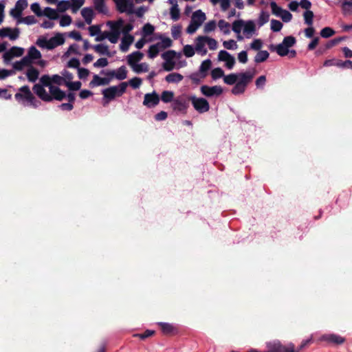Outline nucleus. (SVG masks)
<instances>
[{"label": "nucleus", "mask_w": 352, "mask_h": 352, "mask_svg": "<svg viewBox=\"0 0 352 352\" xmlns=\"http://www.w3.org/2000/svg\"><path fill=\"white\" fill-rule=\"evenodd\" d=\"M50 77L47 75L43 76L38 83L33 87L34 93L42 100L50 102L52 100H61L65 96V92L62 91L56 85L50 84Z\"/></svg>", "instance_id": "obj_1"}, {"label": "nucleus", "mask_w": 352, "mask_h": 352, "mask_svg": "<svg viewBox=\"0 0 352 352\" xmlns=\"http://www.w3.org/2000/svg\"><path fill=\"white\" fill-rule=\"evenodd\" d=\"M32 65L41 68L45 67L47 65L46 60L42 58L41 53L34 46H31L28 49L27 54L13 64V67L16 70H22L26 66Z\"/></svg>", "instance_id": "obj_2"}, {"label": "nucleus", "mask_w": 352, "mask_h": 352, "mask_svg": "<svg viewBox=\"0 0 352 352\" xmlns=\"http://www.w3.org/2000/svg\"><path fill=\"white\" fill-rule=\"evenodd\" d=\"M65 38L62 34L57 33L54 36L48 38L47 36H41L36 40V44L42 49L51 50L63 45Z\"/></svg>", "instance_id": "obj_3"}, {"label": "nucleus", "mask_w": 352, "mask_h": 352, "mask_svg": "<svg viewBox=\"0 0 352 352\" xmlns=\"http://www.w3.org/2000/svg\"><path fill=\"white\" fill-rule=\"evenodd\" d=\"M254 76V73L251 72L239 73V80L235 83L232 89V93L234 95L241 94L245 92L248 85L251 82Z\"/></svg>", "instance_id": "obj_4"}, {"label": "nucleus", "mask_w": 352, "mask_h": 352, "mask_svg": "<svg viewBox=\"0 0 352 352\" xmlns=\"http://www.w3.org/2000/svg\"><path fill=\"white\" fill-rule=\"evenodd\" d=\"M127 82H122L118 86H112L102 90L103 99L107 102L113 100L116 97L121 96L126 89Z\"/></svg>", "instance_id": "obj_5"}, {"label": "nucleus", "mask_w": 352, "mask_h": 352, "mask_svg": "<svg viewBox=\"0 0 352 352\" xmlns=\"http://www.w3.org/2000/svg\"><path fill=\"white\" fill-rule=\"evenodd\" d=\"M15 98L18 102L23 105H32L34 107H36L34 104V97L28 86L21 87L15 94Z\"/></svg>", "instance_id": "obj_6"}, {"label": "nucleus", "mask_w": 352, "mask_h": 352, "mask_svg": "<svg viewBox=\"0 0 352 352\" xmlns=\"http://www.w3.org/2000/svg\"><path fill=\"white\" fill-rule=\"evenodd\" d=\"M190 97L185 95L180 96L174 99L172 103L173 110L179 111L182 113H186V110L189 106Z\"/></svg>", "instance_id": "obj_7"}, {"label": "nucleus", "mask_w": 352, "mask_h": 352, "mask_svg": "<svg viewBox=\"0 0 352 352\" xmlns=\"http://www.w3.org/2000/svg\"><path fill=\"white\" fill-rule=\"evenodd\" d=\"M190 100L195 109L199 113L207 112L210 109V104L206 99L204 98H196L195 96H190Z\"/></svg>", "instance_id": "obj_8"}, {"label": "nucleus", "mask_w": 352, "mask_h": 352, "mask_svg": "<svg viewBox=\"0 0 352 352\" xmlns=\"http://www.w3.org/2000/svg\"><path fill=\"white\" fill-rule=\"evenodd\" d=\"M63 77L64 85H65L70 91H77L81 87V82L80 81L72 82L73 74L67 70L62 72Z\"/></svg>", "instance_id": "obj_9"}, {"label": "nucleus", "mask_w": 352, "mask_h": 352, "mask_svg": "<svg viewBox=\"0 0 352 352\" xmlns=\"http://www.w3.org/2000/svg\"><path fill=\"white\" fill-rule=\"evenodd\" d=\"M20 30L17 28L4 27L0 29V38L14 41L19 38Z\"/></svg>", "instance_id": "obj_10"}, {"label": "nucleus", "mask_w": 352, "mask_h": 352, "mask_svg": "<svg viewBox=\"0 0 352 352\" xmlns=\"http://www.w3.org/2000/svg\"><path fill=\"white\" fill-rule=\"evenodd\" d=\"M113 1L116 6V9L120 13L132 14L134 12L133 3L131 0H113Z\"/></svg>", "instance_id": "obj_11"}, {"label": "nucleus", "mask_w": 352, "mask_h": 352, "mask_svg": "<svg viewBox=\"0 0 352 352\" xmlns=\"http://www.w3.org/2000/svg\"><path fill=\"white\" fill-rule=\"evenodd\" d=\"M320 340L326 342L327 344L333 345H341L345 342V338L334 333L324 334L320 338Z\"/></svg>", "instance_id": "obj_12"}, {"label": "nucleus", "mask_w": 352, "mask_h": 352, "mask_svg": "<svg viewBox=\"0 0 352 352\" xmlns=\"http://www.w3.org/2000/svg\"><path fill=\"white\" fill-rule=\"evenodd\" d=\"M24 49L21 47H12L6 50L3 54V59L6 62H10L14 58L21 57L24 54Z\"/></svg>", "instance_id": "obj_13"}, {"label": "nucleus", "mask_w": 352, "mask_h": 352, "mask_svg": "<svg viewBox=\"0 0 352 352\" xmlns=\"http://www.w3.org/2000/svg\"><path fill=\"white\" fill-rule=\"evenodd\" d=\"M27 0H18L14 7L10 10V14L14 19L20 18L22 15L23 11L28 7Z\"/></svg>", "instance_id": "obj_14"}, {"label": "nucleus", "mask_w": 352, "mask_h": 352, "mask_svg": "<svg viewBox=\"0 0 352 352\" xmlns=\"http://www.w3.org/2000/svg\"><path fill=\"white\" fill-rule=\"evenodd\" d=\"M201 91L204 96L211 97L221 95L223 93V89L221 86L217 85L213 87L203 85L201 87Z\"/></svg>", "instance_id": "obj_15"}, {"label": "nucleus", "mask_w": 352, "mask_h": 352, "mask_svg": "<svg viewBox=\"0 0 352 352\" xmlns=\"http://www.w3.org/2000/svg\"><path fill=\"white\" fill-rule=\"evenodd\" d=\"M160 102L158 94L153 91L151 94H146L143 101V104L148 108L154 107Z\"/></svg>", "instance_id": "obj_16"}, {"label": "nucleus", "mask_w": 352, "mask_h": 352, "mask_svg": "<svg viewBox=\"0 0 352 352\" xmlns=\"http://www.w3.org/2000/svg\"><path fill=\"white\" fill-rule=\"evenodd\" d=\"M218 58L221 61L226 62V65L228 69H232L235 64V58L226 50H221L218 54Z\"/></svg>", "instance_id": "obj_17"}, {"label": "nucleus", "mask_w": 352, "mask_h": 352, "mask_svg": "<svg viewBox=\"0 0 352 352\" xmlns=\"http://www.w3.org/2000/svg\"><path fill=\"white\" fill-rule=\"evenodd\" d=\"M162 333L166 336H173L178 333L177 328L172 324L168 322H159Z\"/></svg>", "instance_id": "obj_18"}, {"label": "nucleus", "mask_w": 352, "mask_h": 352, "mask_svg": "<svg viewBox=\"0 0 352 352\" xmlns=\"http://www.w3.org/2000/svg\"><path fill=\"white\" fill-rule=\"evenodd\" d=\"M144 54L139 51L134 52L127 56L128 64L133 67L138 62H139L142 58Z\"/></svg>", "instance_id": "obj_19"}, {"label": "nucleus", "mask_w": 352, "mask_h": 352, "mask_svg": "<svg viewBox=\"0 0 352 352\" xmlns=\"http://www.w3.org/2000/svg\"><path fill=\"white\" fill-rule=\"evenodd\" d=\"M134 37L131 34L124 35L120 45V49L122 52L128 51L129 46L133 43Z\"/></svg>", "instance_id": "obj_20"}, {"label": "nucleus", "mask_w": 352, "mask_h": 352, "mask_svg": "<svg viewBox=\"0 0 352 352\" xmlns=\"http://www.w3.org/2000/svg\"><path fill=\"white\" fill-rule=\"evenodd\" d=\"M108 24L111 28V33L120 34L122 28L124 25V20L120 19L117 21H109Z\"/></svg>", "instance_id": "obj_21"}, {"label": "nucleus", "mask_w": 352, "mask_h": 352, "mask_svg": "<svg viewBox=\"0 0 352 352\" xmlns=\"http://www.w3.org/2000/svg\"><path fill=\"white\" fill-rule=\"evenodd\" d=\"M26 76L30 82H34L38 78L39 72L32 65L27 66Z\"/></svg>", "instance_id": "obj_22"}, {"label": "nucleus", "mask_w": 352, "mask_h": 352, "mask_svg": "<svg viewBox=\"0 0 352 352\" xmlns=\"http://www.w3.org/2000/svg\"><path fill=\"white\" fill-rule=\"evenodd\" d=\"M110 82V78H107V77L102 78L99 76L95 74L93 76V79L89 83L93 86H100V85H107Z\"/></svg>", "instance_id": "obj_23"}, {"label": "nucleus", "mask_w": 352, "mask_h": 352, "mask_svg": "<svg viewBox=\"0 0 352 352\" xmlns=\"http://www.w3.org/2000/svg\"><path fill=\"white\" fill-rule=\"evenodd\" d=\"M93 3L95 10L102 14H107L108 9L105 5L104 0H93Z\"/></svg>", "instance_id": "obj_24"}, {"label": "nucleus", "mask_w": 352, "mask_h": 352, "mask_svg": "<svg viewBox=\"0 0 352 352\" xmlns=\"http://www.w3.org/2000/svg\"><path fill=\"white\" fill-rule=\"evenodd\" d=\"M206 14L201 10L195 11L192 16L191 19L201 26L204 21L206 20Z\"/></svg>", "instance_id": "obj_25"}, {"label": "nucleus", "mask_w": 352, "mask_h": 352, "mask_svg": "<svg viewBox=\"0 0 352 352\" xmlns=\"http://www.w3.org/2000/svg\"><path fill=\"white\" fill-rule=\"evenodd\" d=\"M206 43V36H198L197 38L195 50L197 52H203V54H206L207 53L206 49L204 48Z\"/></svg>", "instance_id": "obj_26"}, {"label": "nucleus", "mask_w": 352, "mask_h": 352, "mask_svg": "<svg viewBox=\"0 0 352 352\" xmlns=\"http://www.w3.org/2000/svg\"><path fill=\"white\" fill-rule=\"evenodd\" d=\"M184 77L179 73H170L165 77L168 83H177L183 80Z\"/></svg>", "instance_id": "obj_27"}, {"label": "nucleus", "mask_w": 352, "mask_h": 352, "mask_svg": "<svg viewBox=\"0 0 352 352\" xmlns=\"http://www.w3.org/2000/svg\"><path fill=\"white\" fill-rule=\"evenodd\" d=\"M16 20L17 24L24 23L30 25L36 23V19L34 16H27L25 17H21V16L20 18H17Z\"/></svg>", "instance_id": "obj_28"}, {"label": "nucleus", "mask_w": 352, "mask_h": 352, "mask_svg": "<svg viewBox=\"0 0 352 352\" xmlns=\"http://www.w3.org/2000/svg\"><path fill=\"white\" fill-rule=\"evenodd\" d=\"M42 13V16H45L51 20L57 19L58 18L56 10L49 7L44 8Z\"/></svg>", "instance_id": "obj_29"}, {"label": "nucleus", "mask_w": 352, "mask_h": 352, "mask_svg": "<svg viewBox=\"0 0 352 352\" xmlns=\"http://www.w3.org/2000/svg\"><path fill=\"white\" fill-rule=\"evenodd\" d=\"M270 54L266 50H260L254 57V62L260 63L265 61L269 58Z\"/></svg>", "instance_id": "obj_30"}, {"label": "nucleus", "mask_w": 352, "mask_h": 352, "mask_svg": "<svg viewBox=\"0 0 352 352\" xmlns=\"http://www.w3.org/2000/svg\"><path fill=\"white\" fill-rule=\"evenodd\" d=\"M212 66V62L210 59H207L204 60L199 67V72L202 74V77H206L208 71L210 69Z\"/></svg>", "instance_id": "obj_31"}, {"label": "nucleus", "mask_w": 352, "mask_h": 352, "mask_svg": "<svg viewBox=\"0 0 352 352\" xmlns=\"http://www.w3.org/2000/svg\"><path fill=\"white\" fill-rule=\"evenodd\" d=\"M237 80H239V73L236 74H230L227 76H224L223 81L226 84L232 85L236 82Z\"/></svg>", "instance_id": "obj_32"}, {"label": "nucleus", "mask_w": 352, "mask_h": 352, "mask_svg": "<svg viewBox=\"0 0 352 352\" xmlns=\"http://www.w3.org/2000/svg\"><path fill=\"white\" fill-rule=\"evenodd\" d=\"M160 50V44L156 43L151 45L148 50V56L150 58H155L158 55Z\"/></svg>", "instance_id": "obj_33"}, {"label": "nucleus", "mask_w": 352, "mask_h": 352, "mask_svg": "<svg viewBox=\"0 0 352 352\" xmlns=\"http://www.w3.org/2000/svg\"><path fill=\"white\" fill-rule=\"evenodd\" d=\"M160 38L161 39V42L157 43L160 44V47L161 50H164L172 46L173 41L170 38L160 36Z\"/></svg>", "instance_id": "obj_34"}, {"label": "nucleus", "mask_w": 352, "mask_h": 352, "mask_svg": "<svg viewBox=\"0 0 352 352\" xmlns=\"http://www.w3.org/2000/svg\"><path fill=\"white\" fill-rule=\"evenodd\" d=\"M161 100L166 103L173 102L174 93L171 91H164L161 95Z\"/></svg>", "instance_id": "obj_35"}, {"label": "nucleus", "mask_w": 352, "mask_h": 352, "mask_svg": "<svg viewBox=\"0 0 352 352\" xmlns=\"http://www.w3.org/2000/svg\"><path fill=\"white\" fill-rule=\"evenodd\" d=\"M56 4L57 5V10L59 12H64L70 8L71 6L70 1L69 0H63L60 1L57 0V3Z\"/></svg>", "instance_id": "obj_36"}, {"label": "nucleus", "mask_w": 352, "mask_h": 352, "mask_svg": "<svg viewBox=\"0 0 352 352\" xmlns=\"http://www.w3.org/2000/svg\"><path fill=\"white\" fill-rule=\"evenodd\" d=\"M341 7L344 14H352V0L344 1Z\"/></svg>", "instance_id": "obj_37"}, {"label": "nucleus", "mask_w": 352, "mask_h": 352, "mask_svg": "<svg viewBox=\"0 0 352 352\" xmlns=\"http://www.w3.org/2000/svg\"><path fill=\"white\" fill-rule=\"evenodd\" d=\"M296 43V39L293 36H285L283 40V45H285L287 49L293 47Z\"/></svg>", "instance_id": "obj_38"}, {"label": "nucleus", "mask_w": 352, "mask_h": 352, "mask_svg": "<svg viewBox=\"0 0 352 352\" xmlns=\"http://www.w3.org/2000/svg\"><path fill=\"white\" fill-rule=\"evenodd\" d=\"M132 69L137 74H140L141 72H146L148 71V65L146 63H142L140 64H136L132 67Z\"/></svg>", "instance_id": "obj_39"}, {"label": "nucleus", "mask_w": 352, "mask_h": 352, "mask_svg": "<svg viewBox=\"0 0 352 352\" xmlns=\"http://www.w3.org/2000/svg\"><path fill=\"white\" fill-rule=\"evenodd\" d=\"M255 31V24L252 21L244 22L243 32L245 34H252Z\"/></svg>", "instance_id": "obj_40"}, {"label": "nucleus", "mask_w": 352, "mask_h": 352, "mask_svg": "<svg viewBox=\"0 0 352 352\" xmlns=\"http://www.w3.org/2000/svg\"><path fill=\"white\" fill-rule=\"evenodd\" d=\"M218 26L219 29L225 34H229L230 33V25L229 23L226 21L221 19L218 23Z\"/></svg>", "instance_id": "obj_41"}, {"label": "nucleus", "mask_w": 352, "mask_h": 352, "mask_svg": "<svg viewBox=\"0 0 352 352\" xmlns=\"http://www.w3.org/2000/svg\"><path fill=\"white\" fill-rule=\"evenodd\" d=\"M155 333V331L147 329L142 333H135L133 335V336L135 338H139L140 339L144 340L149 337L153 336Z\"/></svg>", "instance_id": "obj_42"}, {"label": "nucleus", "mask_w": 352, "mask_h": 352, "mask_svg": "<svg viewBox=\"0 0 352 352\" xmlns=\"http://www.w3.org/2000/svg\"><path fill=\"white\" fill-rule=\"evenodd\" d=\"M94 50L100 54H109L108 46L104 44H98L93 46Z\"/></svg>", "instance_id": "obj_43"}, {"label": "nucleus", "mask_w": 352, "mask_h": 352, "mask_svg": "<svg viewBox=\"0 0 352 352\" xmlns=\"http://www.w3.org/2000/svg\"><path fill=\"white\" fill-rule=\"evenodd\" d=\"M116 78L118 80H124L127 77V70L125 66H121L116 71Z\"/></svg>", "instance_id": "obj_44"}, {"label": "nucleus", "mask_w": 352, "mask_h": 352, "mask_svg": "<svg viewBox=\"0 0 352 352\" xmlns=\"http://www.w3.org/2000/svg\"><path fill=\"white\" fill-rule=\"evenodd\" d=\"M177 53L175 50H168L162 54V58L164 60L174 61L173 59L176 57Z\"/></svg>", "instance_id": "obj_45"}, {"label": "nucleus", "mask_w": 352, "mask_h": 352, "mask_svg": "<svg viewBox=\"0 0 352 352\" xmlns=\"http://www.w3.org/2000/svg\"><path fill=\"white\" fill-rule=\"evenodd\" d=\"M243 25H244V21L241 19L240 20H236L235 21L233 22L232 23V30L239 34L240 32H241V30L242 28H243Z\"/></svg>", "instance_id": "obj_46"}, {"label": "nucleus", "mask_w": 352, "mask_h": 352, "mask_svg": "<svg viewBox=\"0 0 352 352\" xmlns=\"http://www.w3.org/2000/svg\"><path fill=\"white\" fill-rule=\"evenodd\" d=\"M304 19H305V23L309 25V26H311L312 24H313V18H314V12L311 10H306L305 12H304Z\"/></svg>", "instance_id": "obj_47"}, {"label": "nucleus", "mask_w": 352, "mask_h": 352, "mask_svg": "<svg viewBox=\"0 0 352 352\" xmlns=\"http://www.w3.org/2000/svg\"><path fill=\"white\" fill-rule=\"evenodd\" d=\"M336 32L329 27H325L320 31V36L323 38H329L335 34Z\"/></svg>", "instance_id": "obj_48"}, {"label": "nucleus", "mask_w": 352, "mask_h": 352, "mask_svg": "<svg viewBox=\"0 0 352 352\" xmlns=\"http://www.w3.org/2000/svg\"><path fill=\"white\" fill-rule=\"evenodd\" d=\"M170 14L171 19L175 21H177L179 19L180 12H179V9L178 8V5L171 7L170 10Z\"/></svg>", "instance_id": "obj_49"}, {"label": "nucleus", "mask_w": 352, "mask_h": 352, "mask_svg": "<svg viewBox=\"0 0 352 352\" xmlns=\"http://www.w3.org/2000/svg\"><path fill=\"white\" fill-rule=\"evenodd\" d=\"M85 0H70V8L76 12L85 3Z\"/></svg>", "instance_id": "obj_50"}, {"label": "nucleus", "mask_w": 352, "mask_h": 352, "mask_svg": "<svg viewBox=\"0 0 352 352\" xmlns=\"http://www.w3.org/2000/svg\"><path fill=\"white\" fill-rule=\"evenodd\" d=\"M155 30V28L150 23H146L143 26L142 34L144 36H148L151 35Z\"/></svg>", "instance_id": "obj_51"}, {"label": "nucleus", "mask_w": 352, "mask_h": 352, "mask_svg": "<svg viewBox=\"0 0 352 352\" xmlns=\"http://www.w3.org/2000/svg\"><path fill=\"white\" fill-rule=\"evenodd\" d=\"M211 76H212V79H214V80H217L223 76L224 77V72L220 67L214 68L211 72Z\"/></svg>", "instance_id": "obj_52"}, {"label": "nucleus", "mask_w": 352, "mask_h": 352, "mask_svg": "<svg viewBox=\"0 0 352 352\" xmlns=\"http://www.w3.org/2000/svg\"><path fill=\"white\" fill-rule=\"evenodd\" d=\"M50 84L51 85H64L63 81V77L62 76L59 75H54L52 77H50Z\"/></svg>", "instance_id": "obj_53"}, {"label": "nucleus", "mask_w": 352, "mask_h": 352, "mask_svg": "<svg viewBox=\"0 0 352 352\" xmlns=\"http://www.w3.org/2000/svg\"><path fill=\"white\" fill-rule=\"evenodd\" d=\"M270 7L272 8V14L277 16H280L283 10H284L282 8L279 7L274 1H272L270 3Z\"/></svg>", "instance_id": "obj_54"}, {"label": "nucleus", "mask_w": 352, "mask_h": 352, "mask_svg": "<svg viewBox=\"0 0 352 352\" xmlns=\"http://www.w3.org/2000/svg\"><path fill=\"white\" fill-rule=\"evenodd\" d=\"M283 28V23L278 20L272 19L271 20V30L273 32H277L280 31Z\"/></svg>", "instance_id": "obj_55"}, {"label": "nucleus", "mask_w": 352, "mask_h": 352, "mask_svg": "<svg viewBox=\"0 0 352 352\" xmlns=\"http://www.w3.org/2000/svg\"><path fill=\"white\" fill-rule=\"evenodd\" d=\"M276 53L280 56H285L289 54V49H287L283 43L276 45Z\"/></svg>", "instance_id": "obj_56"}, {"label": "nucleus", "mask_w": 352, "mask_h": 352, "mask_svg": "<svg viewBox=\"0 0 352 352\" xmlns=\"http://www.w3.org/2000/svg\"><path fill=\"white\" fill-rule=\"evenodd\" d=\"M142 82V80L140 78L134 77L131 78L127 83L133 89H138L140 87Z\"/></svg>", "instance_id": "obj_57"}, {"label": "nucleus", "mask_w": 352, "mask_h": 352, "mask_svg": "<svg viewBox=\"0 0 352 352\" xmlns=\"http://www.w3.org/2000/svg\"><path fill=\"white\" fill-rule=\"evenodd\" d=\"M335 65L338 67L352 69V61L349 60L345 61L337 60L335 63Z\"/></svg>", "instance_id": "obj_58"}, {"label": "nucleus", "mask_w": 352, "mask_h": 352, "mask_svg": "<svg viewBox=\"0 0 352 352\" xmlns=\"http://www.w3.org/2000/svg\"><path fill=\"white\" fill-rule=\"evenodd\" d=\"M270 19V14L267 12L262 11L260 14L259 19H258V24L259 25H263L265 23H266Z\"/></svg>", "instance_id": "obj_59"}, {"label": "nucleus", "mask_w": 352, "mask_h": 352, "mask_svg": "<svg viewBox=\"0 0 352 352\" xmlns=\"http://www.w3.org/2000/svg\"><path fill=\"white\" fill-rule=\"evenodd\" d=\"M223 45L227 50H234L236 49L238 46L236 41L233 39L225 41L223 43Z\"/></svg>", "instance_id": "obj_60"}, {"label": "nucleus", "mask_w": 352, "mask_h": 352, "mask_svg": "<svg viewBox=\"0 0 352 352\" xmlns=\"http://www.w3.org/2000/svg\"><path fill=\"white\" fill-rule=\"evenodd\" d=\"M216 22L214 21H210L206 23L204 25V31L205 33H209L214 31L216 28Z\"/></svg>", "instance_id": "obj_61"}, {"label": "nucleus", "mask_w": 352, "mask_h": 352, "mask_svg": "<svg viewBox=\"0 0 352 352\" xmlns=\"http://www.w3.org/2000/svg\"><path fill=\"white\" fill-rule=\"evenodd\" d=\"M72 23V18L69 15H63L60 17L59 23L61 27L68 26Z\"/></svg>", "instance_id": "obj_62"}, {"label": "nucleus", "mask_w": 352, "mask_h": 352, "mask_svg": "<svg viewBox=\"0 0 352 352\" xmlns=\"http://www.w3.org/2000/svg\"><path fill=\"white\" fill-rule=\"evenodd\" d=\"M184 54L188 57H192L195 54V49L192 45H186L184 47Z\"/></svg>", "instance_id": "obj_63"}, {"label": "nucleus", "mask_w": 352, "mask_h": 352, "mask_svg": "<svg viewBox=\"0 0 352 352\" xmlns=\"http://www.w3.org/2000/svg\"><path fill=\"white\" fill-rule=\"evenodd\" d=\"M32 11L38 16H41L43 14V10L41 8L38 3H34L30 6Z\"/></svg>", "instance_id": "obj_64"}]
</instances>
